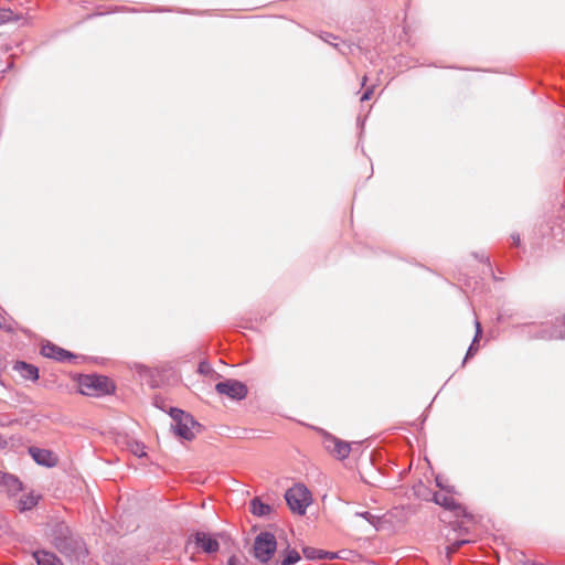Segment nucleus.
I'll return each mask as SVG.
<instances>
[{
    "instance_id": "obj_28",
    "label": "nucleus",
    "mask_w": 565,
    "mask_h": 565,
    "mask_svg": "<svg viewBox=\"0 0 565 565\" xmlns=\"http://www.w3.org/2000/svg\"><path fill=\"white\" fill-rule=\"evenodd\" d=\"M522 565H535V564L533 562H531V561H525V562H523Z\"/></svg>"
},
{
    "instance_id": "obj_19",
    "label": "nucleus",
    "mask_w": 565,
    "mask_h": 565,
    "mask_svg": "<svg viewBox=\"0 0 565 565\" xmlns=\"http://www.w3.org/2000/svg\"><path fill=\"white\" fill-rule=\"evenodd\" d=\"M300 559V555L297 551H289L286 557L282 559L281 565H294Z\"/></svg>"
},
{
    "instance_id": "obj_8",
    "label": "nucleus",
    "mask_w": 565,
    "mask_h": 565,
    "mask_svg": "<svg viewBox=\"0 0 565 565\" xmlns=\"http://www.w3.org/2000/svg\"><path fill=\"white\" fill-rule=\"evenodd\" d=\"M433 501L446 510L457 512V514L463 511L461 504L447 491H438L434 493Z\"/></svg>"
},
{
    "instance_id": "obj_5",
    "label": "nucleus",
    "mask_w": 565,
    "mask_h": 565,
    "mask_svg": "<svg viewBox=\"0 0 565 565\" xmlns=\"http://www.w3.org/2000/svg\"><path fill=\"white\" fill-rule=\"evenodd\" d=\"M215 391L232 399H243L247 395V387L245 384L237 380H226L215 385Z\"/></svg>"
},
{
    "instance_id": "obj_7",
    "label": "nucleus",
    "mask_w": 565,
    "mask_h": 565,
    "mask_svg": "<svg viewBox=\"0 0 565 565\" xmlns=\"http://www.w3.org/2000/svg\"><path fill=\"white\" fill-rule=\"evenodd\" d=\"M326 448L338 459H345L351 452V445L335 437L326 439Z\"/></svg>"
},
{
    "instance_id": "obj_2",
    "label": "nucleus",
    "mask_w": 565,
    "mask_h": 565,
    "mask_svg": "<svg viewBox=\"0 0 565 565\" xmlns=\"http://www.w3.org/2000/svg\"><path fill=\"white\" fill-rule=\"evenodd\" d=\"M285 499L291 512L298 515H303L312 502L310 491L301 483L288 489L285 493Z\"/></svg>"
},
{
    "instance_id": "obj_30",
    "label": "nucleus",
    "mask_w": 565,
    "mask_h": 565,
    "mask_svg": "<svg viewBox=\"0 0 565 565\" xmlns=\"http://www.w3.org/2000/svg\"><path fill=\"white\" fill-rule=\"evenodd\" d=\"M366 81H367V77H366V76H363V78H362V85H365Z\"/></svg>"
},
{
    "instance_id": "obj_29",
    "label": "nucleus",
    "mask_w": 565,
    "mask_h": 565,
    "mask_svg": "<svg viewBox=\"0 0 565 565\" xmlns=\"http://www.w3.org/2000/svg\"><path fill=\"white\" fill-rule=\"evenodd\" d=\"M6 441L2 439V437L0 436V448H2L4 446Z\"/></svg>"
},
{
    "instance_id": "obj_31",
    "label": "nucleus",
    "mask_w": 565,
    "mask_h": 565,
    "mask_svg": "<svg viewBox=\"0 0 565 565\" xmlns=\"http://www.w3.org/2000/svg\"><path fill=\"white\" fill-rule=\"evenodd\" d=\"M513 239H514V243H515V244H519V242H520V237H519V236L513 237Z\"/></svg>"
},
{
    "instance_id": "obj_21",
    "label": "nucleus",
    "mask_w": 565,
    "mask_h": 565,
    "mask_svg": "<svg viewBox=\"0 0 565 565\" xmlns=\"http://www.w3.org/2000/svg\"><path fill=\"white\" fill-rule=\"evenodd\" d=\"M226 565H245V562L242 557L233 555L228 558Z\"/></svg>"
},
{
    "instance_id": "obj_18",
    "label": "nucleus",
    "mask_w": 565,
    "mask_h": 565,
    "mask_svg": "<svg viewBox=\"0 0 565 565\" xmlns=\"http://www.w3.org/2000/svg\"><path fill=\"white\" fill-rule=\"evenodd\" d=\"M19 17L10 9H0V26L2 24L18 21Z\"/></svg>"
},
{
    "instance_id": "obj_27",
    "label": "nucleus",
    "mask_w": 565,
    "mask_h": 565,
    "mask_svg": "<svg viewBox=\"0 0 565 565\" xmlns=\"http://www.w3.org/2000/svg\"><path fill=\"white\" fill-rule=\"evenodd\" d=\"M472 349H473V344L469 348V350H468V352H467V356H466V358H468L469 355H471V354H472Z\"/></svg>"
},
{
    "instance_id": "obj_9",
    "label": "nucleus",
    "mask_w": 565,
    "mask_h": 565,
    "mask_svg": "<svg viewBox=\"0 0 565 565\" xmlns=\"http://www.w3.org/2000/svg\"><path fill=\"white\" fill-rule=\"evenodd\" d=\"M192 537L194 543L205 553H215L220 548L216 536H212L205 532H196Z\"/></svg>"
},
{
    "instance_id": "obj_15",
    "label": "nucleus",
    "mask_w": 565,
    "mask_h": 565,
    "mask_svg": "<svg viewBox=\"0 0 565 565\" xmlns=\"http://www.w3.org/2000/svg\"><path fill=\"white\" fill-rule=\"evenodd\" d=\"M60 533L64 535V539H56L54 542L55 547L65 555H68L70 546L72 545V542L67 541V535L70 534V530L67 526L61 524L60 526Z\"/></svg>"
},
{
    "instance_id": "obj_17",
    "label": "nucleus",
    "mask_w": 565,
    "mask_h": 565,
    "mask_svg": "<svg viewBox=\"0 0 565 565\" xmlns=\"http://www.w3.org/2000/svg\"><path fill=\"white\" fill-rule=\"evenodd\" d=\"M303 554L306 557L310 558V559H315V558H329V559H332L334 558V554L333 553H328V552H323V551H317L315 548H311V547H307L303 550Z\"/></svg>"
},
{
    "instance_id": "obj_10",
    "label": "nucleus",
    "mask_w": 565,
    "mask_h": 565,
    "mask_svg": "<svg viewBox=\"0 0 565 565\" xmlns=\"http://www.w3.org/2000/svg\"><path fill=\"white\" fill-rule=\"evenodd\" d=\"M41 353L45 358L54 359L57 361H65L73 358V354L71 352L51 343L43 345L41 349Z\"/></svg>"
},
{
    "instance_id": "obj_26",
    "label": "nucleus",
    "mask_w": 565,
    "mask_h": 565,
    "mask_svg": "<svg viewBox=\"0 0 565 565\" xmlns=\"http://www.w3.org/2000/svg\"><path fill=\"white\" fill-rule=\"evenodd\" d=\"M205 366L206 365L204 363H201L200 367H199L200 372H204L205 371Z\"/></svg>"
},
{
    "instance_id": "obj_13",
    "label": "nucleus",
    "mask_w": 565,
    "mask_h": 565,
    "mask_svg": "<svg viewBox=\"0 0 565 565\" xmlns=\"http://www.w3.org/2000/svg\"><path fill=\"white\" fill-rule=\"evenodd\" d=\"M33 556L38 565H63L61 559L52 552L36 551Z\"/></svg>"
},
{
    "instance_id": "obj_4",
    "label": "nucleus",
    "mask_w": 565,
    "mask_h": 565,
    "mask_svg": "<svg viewBox=\"0 0 565 565\" xmlns=\"http://www.w3.org/2000/svg\"><path fill=\"white\" fill-rule=\"evenodd\" d=\"M277 542L271 533L263 532L258 534L254 543L255 557L265 563L269 561L276 551Z\"/></svg>"
},
{
    "instance_id": "obj_25",
    "label": "nucleus",
    "mask_w": 565,
    "mask_h": 565,
    "mask_svg": "<svg viewBox=\"0 0 565 565\" xmlns=\"http://www.w3.org/2000/svg\"><path fill=\"white\" fill-rule=\"evenodd\" d=\"M463 542H457L452 546L448 547V554L455 553Z\"/></svg>"
},
{
    "instance_id": "obj_24",
    "label": "nucleus",
    "mask_w": 565,
    "mask_h": 565,
    "mask_svg": "<svg viewBox=\"0 0 565 565\" xmlns=\"http://www.w3.org/2000/svg\"><path fill=\"white\" fill-rule=\"evenodd\" d=\"M463 542H457L452 546L448 547V554L455 553Z\"/></svg>"
},
{
    "instance_id": "obj_22",
    "label": "nucleus",
    "mask_w": 565,
    "mask_h": 565,
    "mask_svg": "<svg viewBox=\"0 0 565 565\" xmlns=\"http://www.w3.org/2000/svg\"><path fill=\"white\" fill-rule=\"evenodd\" d=\"M481 333H482L481 324H480V322L477 320V321H476V334H475V338H473V344L479 340V338L481 337Z\"/></svg>"
},
{
    "instance_id": "obj_1",
    "label": "nucleus",
    "mask_w": 565,
    "mask_h": 565,
    "mask_svg": "<svg viewBox=\"0 0 565 565\" xmlns=\"http://www.w3.org/2000/svg\"><path fill=\"white\" fill-rule=\"evenodd\" d=\"M77 387L81 394L92 397H99L115 391V385L108 377L96 374L79 375Z\"/></svg>"
},
{
    "instance_id": "obj_3",
    "label": "nucleus",
    "mask_w": 565,
    "mask_h": 565,
    "mask_svg": "<svg viewBox=\"0 0 565 565\" xmlns=\"http://www.w3.org/2000/svg\"><path fill=\"white\" fill-rule=\"evenodd\" d=\"M171 415L175 422V434L186 440L193 439L200 430V425L192 418V416L180 409H173Z\"/></svg>"
},
{
    "instance_id": "obj_20",
    "label": "nucleus",
    "mask_w": 565,
    "mask_h": 565,
    "mask_svg": "<svg viewBox=\"0 0 565 565\" xmlns=\"http://www.w3.org/2000/svg\"><path fill=\"white\" fill-rule=\"evenodd\" d=\"M130 450L134 455H136L138 457L146 456L145 446L142 444H139V443L131 444Z\"/></svg>"
},
{
    "instance_id": "obj_14",
    "label": "nucleus",
    "mask_w": 565,
    "mask_h": 565,
    "mask_svg": "<svg viewBox=\"0 0 565 565\" xmlns=\"http://www.w3.org/2000/svg\"><path fill=\"white\" fill-rule=\"evenodd\" d=\"M40 498L41 497L39 494H35L34 492H30V493L23 494L17 501V505L15 507L20 511L31 510L32 508H34L38 504Z\"/></svg>"
},
{
    "instance_id": "obj_11",
    "label": "nucleus",
    "mask_w": 565,
    "mask_h": 565,
    "mask_svg": "<svg viewBox=\"0 0 565 565\" xmlns=\"http://www.w3.org/2000/svg\"><path fill=\"white\" fill-rule=\"evenodd\" d=\"M0 486L3 487L10 495H14L22 490V483L12 475L0 472Z\"/></svg>"
},
{
    "instance_id": "obj_23",
    "label": "nucleus",
    "mask_w": 565,
    "mask_h": 565,
    "mask_svg": "<svg viewBox=\"0 0 565 565\" xmlns=\"http://www.w3.org/2000/svg\"><path fill=\"white\" fill-rule=\"evenodd\" d=\"M373 95V88H367L361 97V102L369 100Z\"/></svg>"
},
{
    "instance_id": "obj_12",
    "label": "nucleus",
    "mask_w": 565,
    "mask_h": 565,
    "mask_svg": "<svg viewBox=\"0 0 565 565\" xmlns=\"http://www.w3.org/2000/svg\"><path fill=\"white\" fill-rule=\"evenodd\" d=\"M13 370L18 372L23 380L36 381L39 379V370L32 364L18 361L14 363Z\"/></svg>"
},
{
    "instance_id": "obj_6",
    "label": "nucleus",
    "mask_w": 565,
    "mask_h": 565,
    "mask_svg": "<svg viewBox=\"0 0 565 565\" xmlns=\"http://www.w3.org/2000/svg\"><path fill=\"white\" fill-rule=\"evenodd\" d=\"M29 454L36 463L45 467H54L58 462V457L52 450L49 449L30 447Z\"/></svg>"
},
{
    "instance_id": "obj_16",
    "label": "nucleus",
    "mask_w": 565,
    "mask_h": 565,
    "mask_svg": "<svg viewBox=\"0 0 565 565\" xmlns=\"http://www.w3.org/2000/svg\"><path fill=\"white\" fill-rule=\"evenodd\" d=\"M252 513L258 516H263L269 513L270 508L267 504H264L259 499L255 498L250 502Z\"/></svg>"
}]
</instances>
